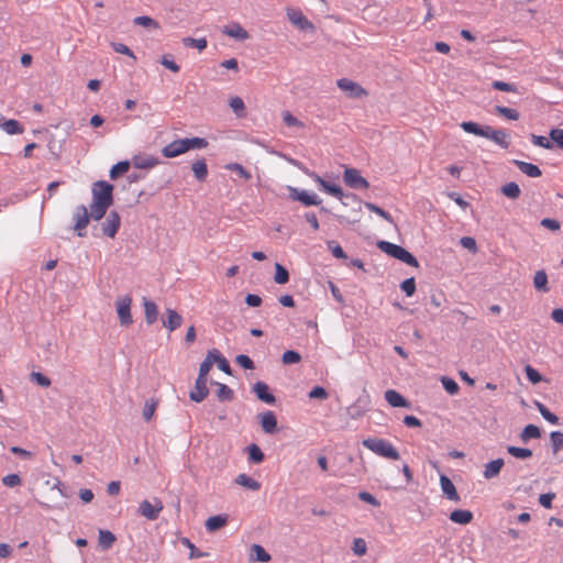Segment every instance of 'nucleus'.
<instances>
[{"instance_id":"nucleus-31","label":"nucleus","mask_w":563,"mask_h":563,"mask_svg":"<svg viewBox=\"0 0 563 563\" xmlns=\"http://www.w3.org/2000/svg\"><path fill=\"white\" fill-rule=\"evenodd\" d=\"M500 190L509 199H517L521 192L519 186L514 181L505 184Z\"/></svg>"},{"instance_id":"nucleus-33","label":"nucleus","mask_w":563,"mask_h":563,"mask_svg":"<svg viewBox=\"0 0 563 563\" xmlns=\"http://www.w3.org/2000/svg\"><path fill=\"white\" fill-rule=\"evenodd\" d=\"M213 353L212 350L208 352L206 358L202 361L199 367V377L207 378L210 369L212 368L214 362H213Z\"/></svg>"},{"instance_id":"nucleus-45","label":"nucleus","mask_w":563,"mask_h":563,"mask_svg":"<svg viewBox=\"0 0 563 563\" xmlns=\"http://www.w3.org/2000/svg\"><path fill=\"white\" fill-rule=\"evenodd\" d=\"M551 445L553 453L556 454L563 449V433L560 431H553L550 434Z\"/></svg>"},{"instance_id":"nucleus-38","label":"nucleus","mask_w":563,"mask_h":563,"mask_svg":"<svg viewBox=\"0 0 563 563\" xmlns=\"http://www.w3.org/2000/svg\"><path fill=\"white\" fill-rule=\"evenodd\" d=\"M115 541L114 534L109 530L99 531V544L103 549H110Z\"/></svg>"},{"instance_id":"nucleus-56","label":"nucleus","mask_w":563,"mask_h":563,"mask_svg":"<svg viewBox=\"0 0 563 563\" xmlns=\"http://www.w3.org/2000/svg\"><path fill=\"white\" fill-rule=\"evenodd\" d=\"M541 225L550 231L556 232L561 228V223L555 219L544 218L541 220Z\"/></svg>"},{"instance_id":"nucleus-52","label":"nucleus","mask_w":563,"mask_h":563,"mask_svg":"<svg viewBox=\"0 0 563 563\" xmlns=\"http://www.w3.org/2000/svg\"><path fill=\"white\" fill-rule=\"evenodd\" d=\"M441 382H442V385H443L444 389L450 395H455V394L459 393L460 387H459L457 383L454 379L449 378V377H442Z\"/></svg>"},{"instance_id":"nucleus-15","label":"nucleus","mask_w":563,"mask_h":563,"mask_svg":"<svg viewBox=\"0 0 563 563\" xmlns=\"http://www.w3.org/2000/svg\"><path fill=\"white\" fill-rule=\"evenodd\" d=\"M121 224L120 216L117 211H111L102 223V232L109 238H114Z\"/></svg>"},{"instance_id":"nucleus-16","label":"nucleus","mask_w":563,"mask_h":563,"mask_svg":"<svg viewBox=\"0 0 563 563\" xmlns=\"http://www.w3.org/2000/svg\"><path fill=\"white\" fill-rule=\"evenodd\" d=\"M161 161L153 155L136 154L132 157V164L137 169H152L159 165Z\"/></svg>"},{"instance_id":"nucleus-54","label":"nucleus","mask_w":563,"mask_h":563,"mask_svg":"<svg viewBox=\"0 0 563 563\" xmlns=\"http://www.w3.org/2000/svg\"><path fill=\"white\" fill-rule=\"evenodd\" d=\"M2 484L7 487H15L21 485V477L18 474H9L2 478Z\"/></svg>"},{"instance_id":"nucleus-63","label":"nucleus","mask_w":563,"mask_h":563,"mask_svg":"<svg viewBox=\"0 0 563 563\" xmlns=\"http://www.w3.org/2000/svg\"><path fill=\"white\" fill-rule=\"evenodd\" d=\"M328 246L331 250V252H332L334 257H336V258H346L345 252L343 251V249L339 244H336L334 242H329Z\"/></svg>"},{"instance_id":"nucleus-7","label":"nucleus","mask_w":563,"mask_h":563,"mask_svg":"<svg viewBox=\"0 0 563 563\" xmlns=\"http://www.w3.org/2000/svg\"><path fill=\"white\" fill-rule=\"evenodd\" d=\"M343 180L353 189H368L369 187V183L361 175L360 170L353 167L344 168Z\"/></svg>"},{"instance_id":"nucleus-43","label":"nucleus","mask_w":563,"mask_h":563,"mask_svg":"<svg viewBox=\"0 0 563 563\" xmlns=\"http://www.w3.org/2000/svg\"><path fill=\"white\" fill-rule=\"evenodd\" d=\"M230 107L233 110V112L242 118L245 117V104L242 98L240 97H233L230 99Z\"/></svg>"},{"instance_id":"nucleus-53","label":"nucleus","mask_w":563,"mask_h":563,"mask_svg":"<svg viewBox=\"0 0 563 563\" xmlns=\"http://www.w3.org/2000/svg\"><path fill=\"white\" fill-rule=\"evenodd\" d=\"M401 290L408 296L411 297L416 291V280L413 277L405 279L400 284Z\"/></svg>"},{"instance_id":"nucleus-47","label":"nucleus","mask_w":563,"mask_h":563,"mask_svg":"<svg viewBox=\"0 0 563 563\" xmlns=\"http://www.w3.org/2000/svg\"><path fill=\"white\" fill-rule=\"evenodd\" d=\"M157 405H158L157 401L154 399H150L145 402L143 412H142L145 421H150L153 418L155 410L157 408Z\"/></svg>"},{"instance_id":"nucleus-64","label":"nucleus","mask_w":563,"mask_h":563,"mask_svg":"<svg viewBox=\"0 0 563 563\" xmlns=\"http://www.w3.org/2000/svg\"><path fill=\"white\" fill-rule=\"evenodd\" d=\"M551 140L558 144L559 147H563V129H553L550 132Z\"/></svg>"},{"instance_id":"nucleus-6","label":"nucleus","mask_w":563,"mask_h":563,"mask_svg":"<svg viewBox=\"0 0 563 563\" xmlns=\"http://www.w3.org/2000/svg\"><path fill=\"white\" fill-rule=\"evenodd\" d=\"M286 15L289 22L297 29L301 31L314 32L316 27L313 23L307 19L300 9L287 8Z\"/></svg>"},{"instance_id":"nucleus-59","label":"nucleus","mask_w":563,"mask_h":563,"mask_svg":"<svg viewBox=\"0 0 563 563\" xmlns=\"http://www.w3.org/2000/svg\"><path fill=\"white\" fill-rule=\"evenodd\" d=\"M460 243L464 249H467L468 251H471L473 253H475L477 251L476 241L471 236H463L460 240Z\"/></svg>"},{"instance_id":"nucleus-11","label":"nucleus","mask_w":563,"mask_h":563,"mask_svg":"<svg viewBox=\"0 0 563 563\" xmlns=\"http://www.w3.org/2000/svg\"><path fill=\"white\" fill-rule=\"evenodd\" d=\"M154 501L153 505L148 500H143L139 507V512L148 520L157 519L164 508L162 500L154 499Z\"/></svg>"},{"instance_id":"nucleus-46","label":"nucleus","mask_w":563,"mask_h":563,"mask_svg":"<svg viewBox=\"0 0 563 563\" xmlns=\"http://www.w3.org/2000/svg\"><path fill=\"white\" fill-rule=\"evenodd\" d=\"M225 168L236 173L240 177H242L245 180H249L252 177L251 173L246 170L241 164L230 163L225 165Z\"/></svg>"},{"instance_id":"nucleus-8","label":"nucleus","mask_w":563,"mask_h":563,"mask_svg":"<svg viewBox=\"0 0 563 563\" xmlns=\"http://www.w3.org/2000/svg\"><path fill=\"white\" fill-rule=\"evenodd\" d=\"M131 303L132 298L128 295L120 297L115 302L120 324L123 327H129L133 322V318L131 314Z\"/></svg>"},{"instance_id":"nucleus-10","label":"nucleus","mask_w":563,"mask_h":563,"mask_svg":"<svg viewBox=\"0 0 563 563\" xmlns=\"http://www.w3.org/2000/svg\"><path fill=\"white\" fill-rule=\"evenodd\" d=\"M336 85L349 97L362 98L367 96V91L361 85L351 79L341 78L336 81Z\"/></svg>"},{"instance_id":"nucleus-61","label":"nucleus","mask_w":563,"mask_h":563,"mask_svg":"<svg viewBox=\"0 0 563 563\" xmlns=\"http://www.w3.org/2000/svg\"><path fill=\"white\" fill-rule=\"evenodd\" d=\"M31 378L37 383L40 386H43V387H48L51 385V380L48 377H46L45 375L41 374V373H37V372H33L31 374Z\"/></svg>"},{"instance_id":"nucleus-19","label":"nucleus","mask_w":563,"mask_h":563,"mask_svg":"<svg viewBox=\"0 0 563 563\" xmlns=\"http://www.w3.org/2000/svg\"><path fill=\"white\" fill-rule=\"evenodd\" d=\"M253 391L257 396V398L268 405H273L276 401V398L273 394L269 393L268 385L263 382H257L253 386Z\"/></svg>"},{"instance_id":"nucleus-50","label":"nucleus","mask_w":563,"mask_h":563,"mask_svg":"<svg viewBox=\"0 0 563 563\" xmlns=\"http://www.w3.org/2000/svg\"><path fill=\"white\" fill-rule=\"evenodd\" d=\"M282 361L286 365L297 364L301 361V355L296 351L289 350L283 354Z\"/></svg>"},{"instance_id":"nucleus-62","label":"nucleus","mask_w":563,"mask_h":563,"mask_svg":"<svg viewBox=\"0 0 563 563\" xmlns=\"http://www.w3.org/2000/svg\"><path fill=\"white\" fill-rule=\"evenodd\" d=\"M507 451L515 457H518V459H526L528 457V449H523V448H517V446H508L507 448Z\"/></svg>"},{"instance_id":"nucleus-60","label":"nucleus","mask_w":563,"mask_h":563,"mask_svg":"<svg viewBox=\"0 0 563 563\" xmlns=\"http://www.w3.org/2000/svg\"><path fill=\"white\" fill-rule=\"evenodd\" d=\"M235 361L240 366H242L245 369L254 368V363L247 355H244V354L238 355Z\"/></svg>"},{"instance_id":"nucleus-48","label":"nucleus","mask_w":563,"mask_h":563,"mask_svg":"<svg viewBox=\"0 0 563 563\" xmlns=\"http://www.w3.org/2000/svg\"><path fill=\"white\" fill-rule=\"evenodd\" d=\"M364 206L367 210L375 212L376 214H378L380 218H383L387 222L393 223L391 216L388 212H386L384 209H382L380 207H378L372 202H365Z\"/></svg>"},{"instance_id":"nucleus-39","label":"nucleus","mask_w":563,"mask_h":563,"mask_svg":"<svg viewBox=\"0 0 563 563\" xmlns=\"http://www.w3.org/2000/svg\"><path fill=\"white\" fill-rule=\"evenodd\" d=\"M213 355V362L217 364L218 368L225 374H231V367L229 362L221 355V353L218 350H212Z\"/></svg>"},{"instance_id":"nucleus-5","label":"nucleus","mask_w":563,"mask_h":563,"mask_svg":"<svg viewBox=\"0 0 563 563\" xmlns=\"http://www.w3.org/2000/svg\"><path fill=\"white\" fill-rule=\"evenodd\" d=\"M378 247L386 253L387 255L397 258L404 263H406L409 266L418 267L419 263L417 258L408 252L406 249H404L400 245L387 242V241H380L378 242Z\"/></svg>"},{"instance_id":"nucleus-26","label":"nucleus","mask_w":563,"mask_h":563,"mask_svg":"<svg viewBox=\"0 0 563 563\" xmlns=\"http://www.w3.org/2000/svg\"><path fill=\"white\" fill-rule=\"evenodd\" d=\"M504 466V460L503 459H496L494 461H490L488 462L486 465H485V470H484V477L487 478V479H490L495 476H497L501 470V467Z\"/></svg>"},{"instance_id":"nucleus-12","label":"nucleus","mask_w":563,"mask_h":563,"mask_svg":"<svg viewBox=\"0 0 563 563\" xmlns=\"http://www.w3.org/2000/svg\"><path fill=\"white\" fill-rule=\"evenodd\" d=\"M289 197L295 201H300L302 205L309 206H318L321 203V200L314 194H309L306 190H299L294 187L288 188Z\"/></svg>"},{"instance_id":"nucleus-37","label":"nucleus","mask_w":563,"mask_h":563,"mask_svg":"<svg viewBox=\"0 0 563 563\" xmlns=\"http://www.w3.org/2000/svg\"><path fill=\"white\" fill-rule=\"evenodd\" d=\"M131 163L129 161H122L113 165L110 169V177L112 179L118 178L120 175L125 174L130 169Z\"/></svg>"},{"instance_id":"nucleus-25","label":"nucleus","mask_w":563,"mask_h":563,"mask_svg":"<svg viewBox=\"0 0 563 563\" xmlns=\"http://www.w3.org/2000/svg\"><path fill=\"white\" fill-rule=\"evenodd\" d=\"M385 399L391 407H408V401L396 390L388 389L385 391Z\"/></svg>"},{"instance_id":"nucleus-35","label":"nucleus","mask_w":563,"mask_h":563,"mask_svg":"<svg viewBox=\"0 0 563 563\" xmlns=\"http://www.w3.org/2000/svg\"><path fill=\"white\" fill-rule=\"evenodd\" d=\"M274 280L276 284L284 285L289 280L288 271L279 263L275 264Z\"/></svg>"},{"instance_id":"nucleus-36","label":"nucleus","mask_w":563,"mask_h":563,"mask_svg":"<svg viewBox=\"0 0 563 563\" xmlns=\"http://www.w3.org/2000/svg\"><path fill=\"white\" fill-rule=\"evenodd\" d=\"M249 460L255 464H260L264 461V453L257 444H251L247 446Z\"/></svg>"},{"instance_id":"nucleus-3","label":"nucleus","mask_w":563,"mask_h":563,"mask_svg":"<svg viewBox=\"0 0 563 563\" xmlns=\"http://www.w3.org/2000/svg\"><path fill=\"white\" fill-rule=\"evenodd\" d=\"M208 146V141L202 137H190L175 140L162 148V154L166 158H174L190 150H201Z\"/></svg>"},{"instance_id":"nucleus-2","label":"nucleus","mask_w":563,"mask_h":563,"mask_svg":"<svg viewBox=\"0 0 563 563\" xmlns=\"http://www.w3.org/2000/svg\"><path fill=\"white\" fill-rule=\"evenodd\" d=\"M461 128L466 132L477 136L486 137L492 140L503 148L509 147V137L504 130H495L489 125H479L473 121H464L461 123Z\"/></svg>"},{"instance_id":"nucleus-14","label":"nucleus","mask_w":563,"mask_h":563,"mask_svg":"<svg viewBox=\"0 0 563 563\" xmlns=\"http://www.w3.org/2000/svg\"><path fill=\"white\" fill-rule=\"evenodd\" d=\"M314 183H317L320 188L325 191L328 195H331L333 197H335L336 199L339 200H342V198L344 197V192L343 190L336 186V185H332L328 181H325L322 177H320L318 174H316L314 172H311L308 174Z\"/></svg>"},{"instance_id":"nucleus-21","label":"nucleus","mask_w":563,"mask_h":563,"mask_svg":"<svg viewBox=\"0 0 563 563\" xmlns=\"http://www.w3.org/2000/svg\"><path fill=\"white\" fill-rule=\"evenodd\" d=\"M183 317L174 309H166V319L163 320V325L169 331H174L181 325Z\"/></svg>"},{"instance_id":"nucleus-1","label":"nucleus","mask_w":563,"mask_h":563,"mask_svg":"<svg viewBox=\"0 0 563 563\" xmlns=\"http://www.w3.org/2000/svg\"><path fill=\"white\" fill-rule=\"evenodd\" d=\"M92 202L90 214L95 220H100L113 203V186L104 180H98L92 185Z\"/></svg>"},{"instance_id":"nucleus-4","label":"nucleus","mask_w":563,"mask_h":563,"mask_svg":"<svg viewBox=\"0 0 563 563\" xmlns=\"http://www.w3.org/2000/svg\"><path fill=\"white\" fill-rule=\"evenodd\" d=\"M362 444L378 456L394 461L400 459L398 450L385 439L367 438L363 440Z\"/></svg>"},{"instance_id":"nucleus-13","label":"nucleus","mask_w":563,"mask_h":563,"mask_svg":"<svg viewBox=\"0 0 563 563\" xmlns=\"http://www.w3.org/2000/svg\"><path fill=\"white\" fill-rule=\"evenodd\" d=\"M222 33L235 41H246L250 38V33L239 22H232L222 27Z\"/></svg>"},{"instance_id":"nucleus-30","label":"nucleus","mask_w":563,"mask_h":563,"mask_svg":"<svg viewBox=\"0 0 563 563\" xmlns=\"http://www.w3.org/2000/svg\"><path fill=\"white\" fill-rule=\"evenodd\" d=\"M227 523V517L225 516H212L209 517L206 521V529L210 532H213L222 527H224Z\"/></svg>"},{"instance_id":"nucleus-28","label":"nucleus","mask_w":563,"mask_h":563,"mask_svg":"<svg viewBox=\"0 0 563 563\" xmlns=\"http://www.w3.org/2000/svg\"><path fill=\"white\" fill-rule=\"evenodd\" d=\"M235 483L251 490H260L261 483L252 478L246 474H239L235 478Z\"/></svg>"},{"instance_id":"nucleus-18","label":"nucleus","mask_w":563,"mask_h":563,"mask_svg":"<svg viewBox=\"0 0 563 563\" xmlns=\"http://www.w3.org/2000/svg\"><path fill=\"white\" fill-rule=\"evenodd\" d=\"M258 420L265 433L272 434L277 431V418L273 411L267 410L258 415Z\"/></svg>"},{"instance_id":"nucleus-41","label":"nucleus","mask_w":563,"mask_h":563,"mask_svg":"<svg viewBox=\"0 0 563 563\" xmlns=\"http://www.w3.org/2000/svg\"><path fill=\"white\" fill-rule=\"evenodd\" d=\"M534 405L547 421H549L552 424H556L559 422L558 416L551 412L543 404H541L538 400H534Z\"/></svg>"},{"instance_id":"nucleus-23","label":"nucleus","mask_w":563,"mask_h":563,"mask_svg":"<svg viewBox=\"0 0 563 563\" xmlns=\"http://www.w3.org/2000/svg\"><path fill=\"white\" fill-rule=\"evenodd\" d=\"M250 561L267 563L271 561V555L260 544H253L250 548Z\"/></svg>"},{"instance_id":"nucleus-20","label":"nucleus","mask_w":563,"mask_h":563,"mask_svg":"<svg viewBox=\"0 0 563 563\" xmlns=\"http://www.w3.org/2000/svg\"><path fill=\"white\" fill-rule=\"evenodd\" d=\"M440 485H441V489H442L443 494L446 496L448 499L453 500V501L460 500V495L457 494L454 484L448 476H445V475L440 476Z\"/></svg>"},{"instance_id":"nucleus-17","label":"nucleus","mask_w":563,"mask_h":563,"mask_svg":"<svg viewBox=\"0 0 563 563\" xmlns=\"http://www.w3.org/2000/svg\"><path fill=\"white\" fill-rule=\"evenodd\" d=\"M208 379L203 377H197L195 388L190 391L189 397L192 401L201 402L209 395L207 387Z\"/></svg>"},{"instance_id":"nucleus-49","label":"nucleus","mask_w":563,"mask_h":563,"mask_svg":"<svg viewBox=\"0 0 563 563\" xmlns=\"http://www.w3.org/2000/svg\"><path fill=\"white\" fill-rule=\"evenodd\" d=\"M352 550L354 554L357 556H363L364 554H366L367 545L365 540L363 538H355L353 540Z\"/></svg>"},{"instance_id":"nucleus-55","label":"nucleus","mask_w":563,"mask_h":563,"mask_svg":"<svg viewBox=\"0 0 563 563\" xmlns=\"http://www.w3.org/2000/svg\"><path fill=\"white\" fill-rule=\"evenodd\" d=\"M328 391L321 387V386H316L313 387L310 393H309V398L311 399H327L328 398Z\"/></svg>"},{"instance_id":"nucleus-57","label":"nucleus","mask_w":563,"mask_h":563,"mask_svg":"<svg viewBox=\"0 0 563 563\" xmlns=\"http://www.w3.org/2000/svg\"><path fill=\"white\" fill-rule=\"evenodd\" d=\"M492 86L496 90L511 91V92L517 91V87L515 85L508 84V82H504V81H500V80L493 81Z\"/></svg>"},{"instance_id":"nucleus-22","label":"nucleus","mask_w":563,"mask_h":563,"mask_svg":"<svg viewBox=\"0 0 563 563\" xmlns=\"http://www.w3.org/2000/svg\"><path fill=\"white\" fill-rule=\"evenodd\" d=\"M144 316L147 324H153L157 321L158 308L154 301L143 299Z\"/></svg>"},{"instance_id":"nucleus-24","label":"nucleus","mask_w":563,"mask_h":563,"mask_svg":"<svg viewBox=\"0 0 563 563\" xmlns=\"http://www.w3.org/2000/svg\"><path fill=\"white\" fill-rule=\"evenodd\" d=\"M450 520L459 525H467L473 520V512L466 509H455L450 514Z\"/></svg>"},{"instance_id":"nucleus-32","label":"nucleus","mask_w":563,"mask_h":563,"mask_svg":"<svg viewBox=\"0 0 563 563\" xmlns=\"http://www.w3.org/2000/svg\"><path fill=\"white\" fill-rule=\"evenodd\" d=\"M495 112L503 117L504 119L506 120H511V121H516L519 119V113L517 110L512 109V108H508V107H503V106H496L495 107Z\"/></svg>"},{"instance_id":"nucleus-44","label":"nucleus","mask_w":563,"mask_h":563,"mask_svg":"<svg viewBox=\"0 0 563 563\" xmlns=\"http://www.w3.org/2000/svg\"><path fill=\"white\" fill-rule=\"evenodd\" d=\"M217 396L221 401H230L233 399V390L225 384L217 383Z\"/></svg>"},{"instance_id":"nucleus-29","label":"nucleus","mask_w":563,"mask_h":563,"mask_svg":"<svg viewBox=\"0 0 563 563\" xmlns=\"http://www.w3.org/2000/svg\"><path fill=\"white\" fill-rule=\"evenodd\" d=\"M191 169L194 172L195 177L199 181L206 180V178L208 176V167H207L205 159L196 161L192 164Z\"/></svg>"},{"instance_id":"nucleus-34","label":"nucleus","mask_w":563,"mask_h":563,"mask_svg":"<svg viewBox=\"0 0 563 563\" xmlns=\"http://www.w3.org/2000/svg\"><path fill=\"white\" fill-rule=\"evenodd\" d=\"M1 129L12 135V134H20L23 132V128L21 126V124L14 120V119H10V120H7L4 121L2 124H1Z\"/></svg>"},{"instance_id":"nucleus-42","label":"nucleus","mask_w":563,"mask_h":563,"mask_svg":"<svg viewBox=\"0 0 563 563\" xmlns=\"http://www.w3.org/2000/svg\"><path fill=\"white\" fill-rule=\"evenodd\" d=\"M134 24L136 25H141V26H144V27H150V29H154V30H157L159 29V23L152 19L151 16H147V15H142V16H136L134 20H133Z\"/></svg>"},{"instance_id":"nucleus-51","label":"nucleus","mask_w":563,"mask_h":563,"mask_svg":"<svg viewBox=\"0 0 563 563\" xmlns=\"http://www.w3.org/2000/svg\"><path fill=\"white\" fill-rule=\"evenodd\" d=\"M283 120L287 126L303 128V123L292 115L289 111L283 112Z\"/></svg>"},{"instance_id":"nucleus-40","label":"nucleus","mask_w":563,"mask_h":563,"mask_svg":"<svg viewBox=\"0 0 563 563\" xmlns=\"http://www.w3.org/2000/svg\"><path fill=\"white\" fill-rule=\"evenodd\" d=\"M183 44L186 47H195L201 52L207 47L208 42H207L206 37H201V38L184 37Z\"/></svg>"},{"instance_id":"nucleus-58","label":"nucleus","mask_w":563,"mask_h":563,"mask_svg":"<svg viewBox=\"0 0 563 563\" xmlns=\"http://www.w3.org/2000/svg\"><path fill=\"white\" fill-rule=\"evenodd\" d=\"M358 498L364 501V503H367L374 507H379L380 506V503L368 492H361L358 494Z\"/></svg>"},{"instance_id":"nucleus-27","label":"nucleus","mask_w":563,"mask_h":563,"mask_svg":"<svg viewBox=\"0 0 563 563\" xmlns=\"http://www.w3.org/2000/svg\"><path fill=\"white\" fill-rule=\"evenodd\" d=\"M533 286L536 290L540 292H548L550 290L548 286V275L544 271H538L533 276Z\"/></svg>"},{"instance_id":"nucleus-9","label":"nucleus","mask_w":563,"mask_h":563,"mask_svg":"<svg viewBox=\"0 0 563 563\" xmlns=\"http://www.w3.org/2000/svg\"><path fill=\"white\" fill-rule=\"evenodd\" d=\"M89 217H91V214H89L87 207L80 205L76 208L73 216V220L75 222L74 229L77 232L78 236L86 235L85 229L89 223Z\"/></svg>"}]
</instances>
